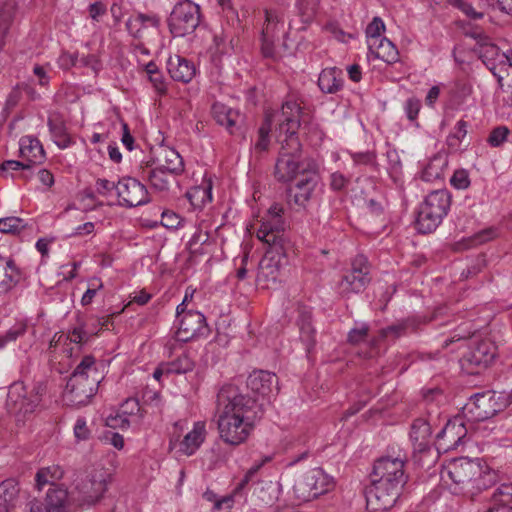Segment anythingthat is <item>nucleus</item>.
Returning <instances> with one entry per match:
<instances>
[{
  "mask_svg": "<svg viewBox=\"0 0 512 512\" xmlns=\"http://www.w3.org/2000/svg\"><path fill=\"white\" fill-rule=\"evenodd\" d=\"M231 388L222 386L218 392V404L227 403L218 416L217 425L220 438L226 444L238 446L249 438L263 417L264 402L260 400L258 389L245 386V391L236 393Z\"/></svg>",
  "mask_w": 512,
  "mask_h": 512,
  "instance_id": "obj_1",
  "label": "nucleus"
},
{
  "mask_svg": "<svg viewBox=\"0 0 512 512\" xmlns=\"http://www.w3.org/2000/svg\"><path fill=\"white\" fill-rule=\"evenodd\" d=\"M301 107L295 101H286L279 114V155L274 166V177L280 183H289L305 172V164L316 162L303 156L297 131L300 127Z\"/></svg>",
  "mask_w": 512,
  "mask_h": 512,
  "instance_id": "obj_2",
  "label": "nucleus"
},
{
  "mask_svg": "<svg viewBox=\"0 0 512 512\" xmlns=\"http://www.w3.org/2000/svg\"><path fill=\"white\" fill-rule=\"evenodd\" d=\"M441 479L451 480L455 485V493L474 497L494 485L497 474L480 459L461 457L451 460L443 467Z\"/></svg>",
  "mask_w": 512,
  "mask_h": 512,
  "instance_id": "obj_3",
  "label": "nucleus"
},
{
  "mask_svg": "<svg viewBox=\"0 0 512 512\" xmlns=\"http://www.w3.org/2000/svg\"><path fill=\"white\" fill-rule=\"evenodd\" d=\"M257 237L269 247L259 262L256 282L261 288H270L278 280L280 259L286 256V241L279 230H273L268 224L260 226Z\"/></svg>",
  "mask_w": 512,
  "mask_h": 512,
  "instance_id": "obj_4",
  "label": "nucleus"
},
{
  "mask_svg": "<svg viewBox=\"0 0 512 512\" xmlns=\"http://www.w3.org/2000/svg\"><path fill=\"white\" fill-rule=\"evenodd\" d=\"M451 206V195L446 189L430 192L419 206L415 227L422 234L431 233L442 223Z\"/></svg>",
  "mask_w": 512,
  "mask_h": 512,
  "instance_id": "obj_5",
  "label": "nucleus"
},
{
  "mask_svg": "<svg viewBox=\"0 0 512 512\" xmlns=\"http://www.w3.org/2000/svg\"><path fill=\"white\" fill-rule=\"evenodd\" d=\"M510 403L506 392L487 390L475 393L463 407V413L471 421H483L491 418Z\"/></svg>",
  "mask_w": 512,
  "mask_h": 512,
  "instance_id": "obj_6",
  "label": "nucleus"
},
{
  "mask_svg": "<svg viewBox=\"0 0 512 512\" xmlns=\"http://www.w3.org/2000/svg\"><path fill=\"white\" fill-rule=\"evenodd\" d=\"M496 346L489 339L471 338L467 341V351L460 359L461 369L469 374H479L493 363Z\"/></svg>",
  "mask_w": 512,
  "mask_h": 512,
  "instance_id": "obj_7",
  "label": "nucleus"
},
{
  "mask_svg": "<svg viewBox=\"0 0 512 512\" xmlns=\"http://www.w3.org/2000/svg\"><path fill=\"white\" fill-rule=\"evenodd\" d=\"M167 22L173 37L189 35L200 24V7L190 0H181L174 6Z\"/></svg>",
  "mask_w": 512,
  "mask_h": 512,
  "instance_id": "obj_8",
  "label": "nucleus"
},
{
  "mask_svg": "<svg viewBox=\"0 0 512 512\" xmlns=\"http://www.w3.org/2000/svg\"><path fill=\"white\" fill-rule=\"evenodd\" d=\"M406 457L398 454L397 456H383L377 459L373 466L371 474L372 480L382 483H391L392 485L404 488L408 476L405 473Z\"/></svg>",
  "mask_w": 512,
  "mask_h": 512,
  "instance_id": "obj_9",
  "label": "nucleus"
},
{
  "mask_svg": "<svg viewBox=\"0 0 512 512\" xmlns=\"http://www.w3.org/2000/svg\"><path fill=\"white\" fill-rule=\"evenodd\" d=\"M403 488L382 483L371 479V484L366 489V505L370 512H385L394 507Z\"/></svg>",
  "mask_w": 512,
  "mask_h": 512,
  "instance_id": "obj_10",
  "label": "nucleus"
},
{
  "mask_svg": "<svg viewBox=\"0 0 512 512\" xmlns=\"http://www.w3.org/2000/svg\"><path fill=\"white\" fill-rule=\"evenodd\" d=\"M370 282L369 264L364 255H357L351 264V269L347 271L339 282V293L346 298L352 294L362 292Z\"/></svg>",
  "mask_w": 512,
  "mask_h": 512,
  "instance_id": "obj_11",
  "label": "nucleus"
},
{
  "mask_svg": "<svg viewBox=\"0 0 512 512\" xmlns=\"http://www.w3.org/2000/svg\"><path fill=\"white\" fill-rule=\"evenodd\" d=\"M107 490V474L97 471L79 482L72 492V500L79 506L94 505Z\"/></svg>",
  "mask_w": 512,
  "mask_h": 512,
  "instance_id": "obj_12",
  "label": "nucleus"
},
{
  "mask_svg": "<svg viewBox=\"0 0 512 512\" xmlns=\"http://www.w3.org/2000/svg\"><path fill=\"white\" fill-rule=\"evenodd\" d=\"M332 487V479L321 468H315L296 481L294 491L299 499L310 501L328 492Z\"/></svg>",
  "mask_w": 512,
  "mask_h": 512,
  "instance_id": "obj_13",
  "label": "nucleus"
},
{
  "mask_svg": "<svg viewBox=\"0 0 512 512\" xmlns=\"http://www.w3.org/2000/svg\"><path fill=\"white\" fill-rule=\"evenodd\" d=\"M134 142V138L130 134V153H132L133 160L138 163V172L135 174L142 178L147 177L151 185L159 191L168 190L171 180L174 179L175 175H170L168 171L159 167L148 169L152 165L151 160L145 161L142 159L143 151L138 146H135Z\"/></svg>",
  "mask_w": 512,
  "mask_h": 512,
  "instance_id": "obj_14",
  "label": "nucleus"
},
{
  "mask_svg": "<svg viewBox=\"0 0 512 512\" xmlns=\"http://www.w3.org/2000/svg\"><path fill=\"white\" fill-rule=\"evenodd\" d=\"M302 178L294 187L287 189L289 202H294L298 206H305L311 199L312 194L319 182L318 165L316 162L305 164V172Z\"/></svg>",
  "mask_w": 512,
  "mask_h": 512,
  "instance_id": "obj_15",
  "label": "nucleus"
},
{
  "mask_svg": "<svg viewBox=\"0 0 512 512\" xmlns=\"http://www.w3.org/2000/svg\"><path fill=\"white\" fill-rule=\"evenodd\" d=\"M40 386H10L8 400L13 403V409L23 414H31L40 402Z\"/></svg>",
  "mask_w": 512,
  "mask_h": 512,
  "instance_id": "obj_16",
  "label": "nucleus"
},
{
  "mask_svg": "<svg viewBox=\"0 0 512 512\" xmlns=\"http://www.w3.org/2000/svg\"><path fill=\"white\" fill-rule=\"evenodd\" d=\"M177 331V339L182 342H188L196 337L206 336L209 333V327L205 316L199 311L189 310L181 316Z\"/></svg>",
  "mask_w": 512,
  "mask_h": 512,
  "instance_id": "obj_17",
  "label": "nucleus"
},
{
  "mask_svg": "<svg viewBox=\"0 0 512 512\" xmlns=\"http://www.w3.org/2000/svg\"><path fill=\"white\" fill-rule=\"evenodd\" d=\"M467 429L460 418L448 421L436 436V449L444 452L457 449L466 437Z\"/></svg>",
  "mask_w": 512,
  "mask_h": 512,
  "instance_id": "obj_18",
  "label": "nucleus"
},
{
  "mask_svg": "<svg viewBox=\"0 0 512 512\" xmlns=\"http://www.w3.org/2000/svg\"><path fill=\"white\" fill-rule=\"evenodd\" d=\"M25 279L24 271L10 256L0 255V296L7 295Z\"/></svg>",
  "mask_w": 512,
  "mask_h": 512,
  "instance_id": "obj_19",
  "label": "nucleus"
},
{
  "mask_svg": "<svg viewBox=\"0 0 512 512\" xmlns=\"http://www.w3.org/2000/svg\"><path fill=\"white\" fill-rule=\"evenodd\" d=\"M283 26L278 14L273 10H265V22L261 31V52L266 58L275 57V39L279 28Z\"/></svg>",
  "mask_w": 512,
  "mask_h": 512,
  "instance_id": "obj_20",
  "label": "nucleus"
},
{
  "mask_svg": "<svg viewBox=\"0 0 512 512\" xmlns=\"http://www.w3.org/2000/svg\"><path fill=\"white\" fill-rule=\"evenodd\" d=\"M158 24V20L153 16H148L144 14H138L137 17L130 21V33L132 34L134 40H138V43L130 42V48L134 47V52H140L141 54L148 55L149 50L144 46V42L146 35L149 32L150 27H156Z\"/></svg>",
  "mask_w": 512,
  "mask_h": 512,
  "instance_id": "obj_21",
  "label": "nucleus"
},
{
  "mask_svg": "<svg viewBox=\"0 0 512 512\" xmlns=\"http://www.w3.org/2000/svg\"><path fill=\"white\" fill-rule=\"evenodd\" d=\"M410 440L415 452H428L432 445V431L430 424L422 418L414 420L411 425Z\"/></svg>",
  "mask_w": 512,
  "mask_h": 512,
  "instance_id": "obj_22",
  "label": "nucleus"
},
{
  "mask_svg": "<svg viewBox=\"0 0 512 512\" xmlns=\"http://www.w3.org/2000/svg\"><path fill=\"white\" fill-rule=\"evenodd\" d=\"M97 392L98 386H65L62 401L66 406L80 408L88 405Z\"/></svg>",
  "mask_w": 512,
  "mask_h": 512,
  "instance_id": "obj_23",
  "label": "nucleus"
},
{
  "mask_svg": "<svg viewBox=\"0 0 512 512\" xmlns=\"http://www.w3.org/2000/svg\"><path fill=\"white\" fill-rule=\"evenodd\" d=\"M45 512H73L72 495L62 487L49 488L44 498Z\"/></svg>",
  "mask_w": 512,
  "mask_h": 512,
  "instance_id": "obj_24",
  "label": "nucleus"
},
{
  "mask_svg": "<svg viewBox=\"0 0 512 512\" xmlns=\"http://www.w3.org/2000/svg\"><path fill=\"white\" fill-rule=\"evenodd\" d=\"M166 66L170 77L177 82L189 83L196 74L194 63L180 55L170 56Z\"/></svg>",
  "mask_w": 512,
  "mask_h": 512,
  "instance_id": "obj_25",
  "label": "nucleus"
},
{
  "mask_svg": "<svg viewBox=\"0 0 512 512\" xmlns=\"http://www.w3.org/2000/svg\"><path fill=\"white\" fill-rule=\"evenodd\" d=\"M126 181V178H122L115 184L107 179H98L96 181V189L99 194L110 198V204L126 206L128 203V199L124 195L128 191V183Z\"/></svg>",
  "mask_w": 512,
  "mask_h": 512,
  "instance_id": "obj_26",
  "label": "nucleus"
},
{
  "mask_svg": "<svg viewBox=\"0 0 512 512\" xmlns=\"http://www.w3.org/2000/svg\"><path fill=\"white\" fill-rule=\"evenodd\" d=\"M152 162L156 164V167L168 171L170 175H180L184 171L182 157L170 147H160Z\"/></svg>",
  "mask_w": 512,
  "mask_h": 512,
  "instance_id": "obj_27",
  "label": "nucleus"
},
{
  "mask_svg": "<svg viewBox=\"0 0 512 512\" xmlns=\"http://www.w3.org/2000/svg\"><path fill=\"white\" fill-rule=\"evenodd\" d=\"M207 431L204 421H197L193 428L179 442V452L185 456H192L201 447L206 439Z\"/></svg>",
  "mask_w": 512,
  "mask_h": 512,
  "instance_id": "obj_28",
  "label": "nucleus"
},
{
  "mask_svg": "<svg viewBox=\"0 0 512 512\" xmlns=\"http://www.w3.org/2000/svg\"><path fill=\"white\" fill-rule=\"evenodd\" d=\"M471 37L477 41L479 58L489 70L490 67L496 66L497 62L501 61L502 56H507L505 53H501L499 48L490 41V38L482 32H473Z\"/></svg>",
  "mask_w": 512,
  "mask_h": 512,
  "instance_id": "obj_29",
  "label": "nucleus"
},
{
  "mask_svg": "<svg viewBox=\"0 0 512 512\" xmlns=\"http://www.w3.org/2000/svg\"><path fill=\"white\" fill-rule=\"evenodd\" d=\"M318 87L325 94H336L343 89V72L337 67L325 68L318 77Z\"/></svg>",
  "mask_w": 512,
  "mask_h": 512,
  "instance_id": "obj_30",
  "label": "nucleus"
},
{
  "mask_svg": "<svg viewBox=\"0 0 512 512\" xmlns=\"http://www.w3.org/2000/svg\"><path fill=\"white\" fill-rule=\"evenodd\" d=\"M20 157L31 167L40 164L45 158L44 149L38 139L26 136L20 140Z\"/></svg>",
  "mask_w": 512,
  "mask_h": 512,
  "instance_id": "obj_31",
  "label": "nucleus"
},
{
  "mask_svg": "<svg viewBox=\"0 0 512 512\" xmlns=\"http://www.w3.org/2000/svg\"><path fill=\"white\" fill-rule=\"evenodd\" d=\"M212 114L215 121L218 124L225 126L231 134L235 133V130L238 128V124L242 118L239 111L222 103L213 104Z\"/></svg>",
  "mask_w": 512,
  "mask_h": 512,
  "instance_id": "obj_32",
  "label": "nucleus"
},
{
  "mask_svg": "<svg viewBox=\"0 0 512 512\" xmlns=\"http://www.w3.org/2000/svg\"><path fill=\"white\" fill-rule=\"evenodd\" d=\"M421 324L420 320L416 318H406L402 319L392 325H389L385 328H382L379 331L380 339H391L396 340L401 336L408 334L409 332H414L418 329Z\"/></svg>",
  "mask_w": 512,
  "mask_h": 512,
  "instance_id": "obj_33",
  "label": "nucleus"
},
{
  "mask_svg": "<svg viewBox=\"0 0 512 512\" xmlns=\"http://www.w3.org/2000/svg\"><path fill=\"white\" fill-rule=\"evenodd\" d=\"M448 166V157L445 153H436L424 166L421 178L426 182L442 179Z\"/></svg>",
  "mask_w": 512,
  "mask_h": 512,
  "instance_id": "obj_34",
  "label": "nucleus"
},
{
  "mask_svg": "<svg viewBox=\"0 0 512 512\" xmlns=\"http://www.w3.org/2000/svg\"><path fill=\"white\" fill-rule=\"evenodd\" d=\"M490 72L504 92H512V63L508 56H502L496 66L490 67Z\"/></svg>",
  "mask_w": 512,
  "mask_h": 512,
  "instance_id": "obj_35",
  "label": "nucleus"
},
{
  "mask_svg": "<svg viewBox=\"0 0 512 512\" xmlns=\"http://www.w3.org/2000/svg\"><path fill=\"white\" fill-rule=\"evenodd\" d=\"M63 476L64 469L58 464L42 467L35 475L36 488L40 491L45 485H54L57 481L61 480Z\"/></svg>",
  "mask_w": 512,
  "mask_h": 512,
  "instance_id": "obj_36",
  "label": "nucleus"
},
{
  "mask_svg": "<svg viewBox=\"0 0 512 512\" xmlns=\"http://www.w3.org/2000/svg\"><path fill=\"white\" fill-rule=\"evenodd\" d=\"M369 53L388 64L396 63L399 60V52L396 46L387 38L379 39L375 44L374 51H369Z\"/></svg>",
  "mask_w": 512,
  "mask_h": 512,
  "instance_id": "obj_37",
  "label": "nucleus"
},
{
  "mask_svg": "<svg viewBox=\"0 0 512 512\" xmlns=\"http://www.w3.org/2000/svg\"><path fill=\"white\" fill-rule=\"evenodd\" d=\"M186 197L195 209H201L206 203L212 201L211 181L202 186L192 187L186 192Z\"/></svg>",
  "mask_w": 512,
  "mask_h": 512,
  "instance_id": "obj_38",
  "label": "nucleus"
},
{
  "mask_svg": "<svg viewBox=\"0 0 512 512\" xmlns=\"http://www.w3.org/2000/svg\"><path fill=\"white\" fill-rule=\"evenodd\" d=\"M97 374L96 360L92 355H86L82 358L81 362L74 369L72 376L80 377L82 381L91 380L96 384H101L103 378L91 377L90 374Z\"/></svg>",
  "mask_w": 512,
  "mask_h": 512,
  "instance_id": "obj_39",
  "label": "nucleus"
},
{
  "mask_svg": "<svg viewBox=\"0 0 512 512\" xmlns=\"http://www.w3.org/2000/svg\"><path fill=\"white\" fill-rule=\"evenodd\" d=\"M143 67L155 91L160 95H165L167 93L169 83L163 73L159 70L158 66L153 61H150Z\"/></svg>",
  "mask_w": 512,
  "mask_h": 512,
  "instance_id": "obj_40",
  "label": "nucleus"
},
{
  "mask_svg": "<svg viewBox=\"0 0 512 512\" xmlns=\"http://www.w3.org/2000/svg\"><path fill=\"white\" fill-rule=\"evenodd\" d=\"M19 487L11 480L0 483V512H8L14 505Z\"/></svg>",
  "mask_w": 512,
  "mask_h": 512,
  "instance_id": "obj_41",
  "label": "nucleus"
},
{
  "mask_svg": "<svg viewBox=\"0 0 512 512\" xmlns=\"http://www.w3.org/2000/svg\"><path fill=\"white\" fill-rule=\"evenodd\" d=\"M48 127L55 144L61 148H67L71 144V139L67 133L64 122L58 118H49Z\"/></svg>",
  "mask_w": 512,
  "mask_h": 512,
  "instance_id": "obj_42",
  "label": "nucleus"
},
{
  "mask_svg": "<svg viewBox=\"0 0 512 512\" xmlns=\"http://www.w3.org/2000/svg\"><path fill=\"white\" fill-rule=\"evenodd\" d=\"M150 201L146 186L136 177H130V208Z\"/></svg>",
  "mask_w": 512,
  "mask_h": 512,
  "instance_id": "obj_43",
  "label": "nucleus"
},
{
  "mask_svg": "<svg viewBox=\"0 0 512 512\" xmlns=\"http://www.w3.org/2000/svg\"><path fill=\"white\" fill-rule=\"evenodd\" d=\"M166 367V381H173L172 375L184 374L191 371L193 368V362L187 355L179 357L177 360L164 363Z\"/></svg>",
  "mask_w": 512,
  "mask_h": 512,
  "instance_id": "obj_44",
  "label": "nucleus"
},
{
  "mask_svg": "<svg viewBox=\"0 0 512 512\" xmlns=\"http://www.w3.org/2000/svg\"><path fill=\"white\" fill-rule=\"evenodd\" d=\"M166 367V381H173L172 375L184 374L191 371L193 368V362L187 355L179 357L177 360L164 363Z\"/></svg>",
  "mask_w": 512,
  "mask_h": 512,
  "instance_id": "obj_45",
  "label": "nucleus"
},
{
  "mask_svg": "<svg viewBox=\"0 0 512 512\" xmlns=\"http://www.w3.org/2000/svg\"><path fill=\"white\" fill-rule=\"evenodd\" d=\"M16 12L14 0H0V33L5 34Z\"/></svg>",
  "mask_w": 512,
  "mask_h": 512,
  "instance_id": "obj_46",
  "label": "nucleus"
},
{
  "mask_svg": "<svg viewBox=\"0 0 512 512\" xmlns=\"http://www.w3.org/2000/svg\"><path fill=\"white\" fill-rule=\"evenodd\" d=\"M272 119L269 114H266L265 121L258 129V139L254 144V149L257 152H265L269 148Z\"/></svg>",
  "mask_w": 512,
  "mask_h": 512,
  "instance_id": "obj_47",
  "label": "nucleus"
},
{
  "mask_svg": "<svg viewBox=\"0 0 512 512\" xmlns=\"http://www.w3.org/2000/svg\"><path fill=\"white\" fill-rule=\"evenodd\" d=\"M27 227V223L20 217L10 216L0 218V232L3 234H19Z\"/></svg>",
  "mask_w": 512,
  "mask_h": 512,
  "instance_id": "obj_48",
  "label": "nucleus"
},
{
  "mask_svg": "<svg viewBox=\"0 0 512 512\" xmlns=\"http://www.w3.org/2000/svg\"><path fill=\"white\" fill-rule=\"evenodd\" d=\"M385 29L384 22L380 17H374L372 22L366 28V35L368 37V49L374 51L375 44L380 38V33Z\"/></svg>",
  "mask_w": 512,
  "mask_h": 512,
  "instance_id": "obj_49",
  "label": "nucleus"
},
{
  "mask_svg": "<svg viewBox=\"0 0 512 512\" xmlns=\"http://www.w3.org/2000/svg\"><path fill=\"white\" fill-rule=\"evenodd\" d=\"M278 376L271 371L256 369L253 370L247 379V384H278Z\"/></svg>",
  "mask_w": 512,
  "mask_h": 512,
  "instance_id": "obj_50",
  "label": "nucleus"
},
{
  "mask_svg": "<svg viewBox=\"0 0 512 512\" xmlns=\"http://www.w3.org/2000/svg\"><path fill=\"white\" fill-rule=\"evenodd\" d=\"M320 0H298L297 9L303 23H309L317 10Z\"/></svg>",
  "mask_w": 512,
  "mask_h": 512,
  "instance_id": "obj_51",
  "label": "nucleus"
},
{
  "mask_svg": "<svg viewBox=\"0 0 512 512\" xmlns=\"http://www.w3.org/2000/svg\"><path fill=\"white\" fill-rule=\"evenodd\" d=\"M95 333L88 328L87 324H80L74 327L68 334L67 339L76 344H85Z\"/></svg>",
  "mask_w": 512,
  "mask_h": 512,
  "instance_id": "obj_52",
  "label": "nucleus"
},
{
  "mask_svg": "<svg viewBox=\"0 0 512 512\" xmlns=\"http://www.w3.org/2000/svg\"><path fill=\"white\" fill-rule=\"evenodd\" d=\"M467 126L468 124L464 120H459L456 123L454 127V132L447 137L448 147L453 149H458L460 147V142L467 135Z\"/></svg>",
  "mask_w": 512,
  "mask_h": 512,
  "instance_id": "obj_53",
  "label": "nucleus"
},
{
  "mask_svg": "<svg viewBox=\"0 0 512 512\" xmlns=\"http://www.w3.org/2000/svg\"><path fill=\"white\" fill-rule=\"evenodd\" d=\"M126 423H128V413L121 409H112L105 420L106 426L112 429L123 428Z\"/></svg>",
  "mask_w": 512,
  "mask_h": 512,
  "instance_id": "obj_54",
  "label": "nucleus"
},
{
  "mask_svg": "<svg viewBox=\"0 0 512 512\" xmlns=\"http://www.w3.org/2000/svg\"><path fill=\"white\" fill-rule=\"evenodd\" d=\"M1 170L3 172L23 170L24 172L20 175L23 179H28L31 176V166L24 161L7 160L2 163Z\"/></svg>",
  "mask_w": 512,
  "mask_h": 512,
  "instance_id": "obj_55",
  "label": "nucleus"
},
{
  "mask_svg": "<svg viewBox=\"0 0 512 512\" xmlns=\"http://www.w3.org/2000/svg\"><path fill=\"white\" fill-rule=\"evenodd\" d=\"M26 328V325L23 323L10 328L3 336L0 337V350H2L8 342L16 341L20 336L24 335Z\"/></svg>",
  "mask_w": 512,
  "mask_h": 512,
  "instance_id": "obj_56",
  "label": "nucleus"
},
{
  "mask_svg": "<svg viewBox=\"0 0 512 512\" xmlns=\"http://www.w3.org/2000/svg\"><path fill=\"white\" fill-rule=\"evenodd\" d=\"M508 135L509 129L506 126H498L491 131L487 142L492 147H499L506 141Z\"/></svg>",
  "mask_w": 512,
  "mask_h": 512,
  "instance_id": "obj_57",
  "label": "nucleus"
},
{
  "mask_svg": "<svg viewBox=\"0 0 512 512\" xmlns=\"http://www.w3.org/2000/svg\"><path fill=\"white\" fill-rule=\"evenodd\" d=\"M73 434L77 442L87 441L91 436V431L87 426L85 418L78 417L73 427Z\"/></svg>",
  "mask_w": 512,
  "mask_h": 512,
  "instance_id": "obj_58",
  "label": "nucleus"
},
{
  "mask_svg": "<svg viewBox=\"0 0 512 512\" xmlns=\"http://www.w3.org/2000/svg\"><path fill=\"white\" fill-rule=\"evenodd\" d=\"M314 334L315 330L311 323L308 320L303 319L300 324V338L303 342L306 343L307 350H309L314 345Z\"/></svg>",
  "mask_w": 512,
  "mask_h": 512,
  "instance_id": "obj_59",
  "label": "nucleus"
},
{
  "mask_svg": "<svg viewBox=\"0 0 512 512\" xmlns=\"http://www.w3.org/2000/svg\"><path fill=\"white\" fill-rule=\"evenodd\" d=\"M369 333V325L361 324L358 327L352 328L348 333V341L351 344H359L366 340Z\"/></svg>",
  "mask_w": 512,
  "mask_h": 512,
  "instance_id": "obj_60",
  "label": "nucleus"
},
{
  "mask_svg": "<svg viewBox=\"0 0 512 512\" xmlns=\"http://www.w3.org/2000/svg\"><path fill=\"white\" fill-rule=\"evenodd\" d=\"M493 502H506L511 504L512 502V484L504 483L501 484L493 493Z\"/></svg>",
  "mask_w": 512,
  "mask_h": 512,
  "instance_id": "obj_61",
  "label": "nucleus"
},
{
  "mask_svg": "<svg viewBox=\"0 0 512 512\" xmlns=\"http://www.w3.org/2000/svg\"><path fill=\"white\" fill-rule=\"evenodd\" d=\"M450 184L456 189L468 188L470 185L468 172L465 169L456 170L450 179Z\"/></svg>",
  "mask_w": 512,
  "mask_h": 512,
  "instance_id": "obj_62",
  "label": "nucleus"
},
{
  "mask_svg": "<svg viewBox=\"0 0 512 512\" xmlns=\"http://www.w3.org/2000/svg\"><path fill=\"white\" fill-rule=\"evenodd\" d=\"M449 4L455 8L461 10L465 15L470 17L471 19H480L483 17L482 12H477L471 4L465 2L464 0H449Z\"/></svg>",
  "mask_w": 512,
  "mask_h": 512,
  "instance_id": "obj_63",
  "label": "nucleus"
},
{
  "mask_svg": "<svg viewBox=\"0 0 512 512\" xmlns=\"http://www.w3.org/2000/svg\"><path fill=\"white\" fill-rule=\"evenodd\" d=\"M421 109V101L418 98L410 97L406 100L404 110L407 118L413 122L417 119Z\"/></svg>",
  "mask_w": 512,
  "mask_h": 512,
  "instance_id": "obj_64",
  "label": "nucleus"
}]
</instances>
